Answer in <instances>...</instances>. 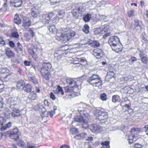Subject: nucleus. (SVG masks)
Masks as SVG:
<instances>
[{
  "label": "nucleus",
  "mask_w": 148,
  "mask_h": 148,
  "mask_svg": "<svg viewBox=\"0 0 148 148\" xmlns=\"http://www.w3.org/2000/svg\"><path fill=\"white\" fill-rule=\"evenodd\" d=\"M87 81L93 86L99 88L102 84V81L100 77L96 74H93L89 77Z\"/></svg>",
  "instance_id": "nucleus-1"
},
{
  "label": "nucleus",
  "mask_w": 148,
  "mask_h": 148,
  "mask_svg": "<svg viewBox=\"0 0 148 148\" xmlns=\"http://www.w3.org/2000/svg\"><path fill=\"white\" fill-rule=\"evenodd\" d=\"M97 119L102 124L106 122L107 121L108 118V113L101 110H97Z\"/></svg>",
  "instance_id": "nucleus-2"
},
{
  "label": "nucleus",
  "mask_w": 148,
  "mask_h": 148,
  "mask_svg": "<svg viewBox=\"0 0 148 148\" xmlns=\"http://www.w3.org/2000/svg\"><path fill=\"white\" fill-rule=\"evenodd\" d=\"M119 38L116 36H112L108 40V43L113 50L119 49Z\"/></svg>",
  "instance_id": "nucleus-3"
},
{
  "label": "nucleus",
  "mask_w": 148,
  "mask_h": 148,
  "mask_svg": "<svg viewBox=\"0 0 148 148\" xmlns=\"http://www.w3.org/2000/svg\"><path fill=\"white\" fill-rule=\"evenodd\" d=\"M82 9V7H78L77 8L74 9L71 12L69 13V15L72 14L73 18L77 19L79 16H82L83 13Z\"/></svg>",
  "instance_id": "nucleus-4"
},
{
  "label": "nucleus",
  "mask_w": 148,
  "mask_h": 148,
  "mask_svg": "<svg viewBox=\"0 0 148 148\" xmlns=\"http://www.w3.org/2000/svg\"><path fill=\"white\" fill-rule=\"evenodd\" d=\"M74 121L75 122H78L83 123L82 127H83L86 128L88 127V121L86 119H84L82 116H76L74 117Z\"/></svg>",
  "instance_id": "nucleus-5"
},
{
  "label": "nucleus",
  "mask_w": 148,
  "mask_h": 148,
  "mask_svg": "<svg viewBox=\"0 0 148 148\" xmlns=\"http://www.w3.org/2000/svg\"><path fill=\"white\" fill-rule=\"evenodd\" d=\"M75 34V32L72 31L70 33L67 34H63L62 41L64 42H65L67 41H71L72 38L74 37Z\"/></svg>",
  "instance_id": "nucleus-6"
},
{
  "label": "nucleus",
  "mask_w": 148,
  "mask_h": 148,
  "mask_svg": "<svg viewBox=\"0 0 148 148\" xmlns=\"http://www.w3.org/2000/svg\"><path fill=\"white\" fill-rule=\"evenodd\" d=\"M21 135V133L19 131L18 129L17 128H15L10 132L9 136L12 139L16 140L19 138Z\"/></svg>",
  "instance_id": "nucleus-7"
},
{
  "label": "nucleus",
  "mask_w": 148,
  "mask_h": 148,
  "mask_svg": "<svg viewBox=\"0 0 148 148\" xmlns=\"http://www.w3.org/2000/svg\"><path fill=\"white\" fill-rule=\"evenodd\" d=\"M90 129L92 132L95 133H99L102 131L101 126L97 124L92 125L90 126Z\"/></svg>",
  "instance_id": "nucleus-8"
},
{
  "label": "nucleus",
  "mask_w": 148,
  "mask_h": 148,
  "mask_svg": "<svg viewBox=\"0 0 148 148\" xmlns=\"http://www.w3.org/2000/svg\"><path fill=\"white\" fill-rule=\"evenodd\" d=\"M8 103L10 104V107L11 109L15 108V106L18 105L19 103V101L16 98L14 99L12 98H9L8 100Z\"/></svg>",
  "instance_id": "nucleus-9"
},
{
  "label": "nucleus",
  "mask_w": 148,
  "mask_h": 148,
  "mask_svg": "<svg viewBox=\"0 0 148 148\" xmlns=\"http://www.w3.org/2000/svg\"><path fill=\"white\" fill-rule=\"evenodd\" d=\"M52 17L50 15L47 14H43L40 16V20L44 24H48Z\"/></svg>",
  "instance_id": "nucleus-10"
},
{
  "label": "nucleus",
  "mask_w": 148,
  "mask_h": 148,
  "mask_svg": "<svg viewBox=\"0 0 148 148\" xmlns=\"http://www.w3.org/2000/svg\"><path fill=\"white\" fill-rule=\"evenodd\" d=\"M66 81L67 83L69 84L72 85L71 86V87L73 88L74 90H75V88H76L77 90L79 89V86L77 84V83L72 79L70 78L66 79Z\"/></svg>",
  "instance_id": "nucleus-11"
},
{
  "label": "nucleus",
  "mask_w": 148,
  "mask_h": 148,
  "mask_svg": "<svg viewBox=\"0 0 148 148\" xmlns=\"http://www.w3.org/2000/svg\"><path fill=\"white\" fill-rule=\"evenodd\" d=\"M35 108L36 110H41V111H42V115H41L42 118V120H43V119L45 118V117H47V116H46L45 115H43L45 114V113L46 112H45V109L44 108L42 104L39 103L37 105L35 106Z\"/></svg>",
  "instance_id": "nucleus-12"
},
{
  "label": "nucleus",
  "mask_w": 148,
  "mask_h": 148,
  "mask_svg": "<svg viewBox=\"0 0 148 148\" xmlns=\"http://www.w3.org/2000/svg\"><path fill=\"white\" fill-rule=\"evenodd\" d=\"M5 53L8 58H11L15 56V54L14 52L12 51L10 48H7L5 50Z\"/></svg>",
  "instance_id": "nucleus-13"
},
{
  "label": "nucleus",
  "mask_w": 148,
  "mask_h": 148,
  "mask_svg": "<svg viewBox=\"0 0 148 148\" xmlns=\"http://www.w3.org/2000/svg\"><path fill=\"white\" fill-rule=\"evenodd\" d=\"M134 29L137 31H140L141 30V27L140 24L141 22L139 21L138 20L136 19L134 20Z\"/></svg>",
  "instance_id": "nucleus-14"
},
{
  "label": "nucleus",
  "mask_w": 148,
  "mask_h": 148,
  "mask_svg": "<svg viewBox=\"0 0 148 148\" xmlns=\"http://www.w3.org/2000/svg\"><path fill=\"white\" fill-rule=\"evenodd\" d=\"M102 50L98 48L95 49L93 51V55L96 58L99 59L101 57V53Z\"/></svg>",
  "instance_id": "nucleus-15"
},
{
  "label": "nucleus",
  "mask_w": 148,
  "mask_h": 148,
  "mask_svg": "<svg viewBox=\"0 0 148 148\" xmlns=\"http://www.w3.org/2000/svg\"><path fill=\"white\" fill-rule=\"evenodd\" d=\"M12 109V111L11 114L13 117H16L21 115L20 111L18 109H16V108Z\"/></svg>",
  "instance_id": "nucleus-16"
},
{
  "label": "nucleus",
  "mask_w": 148,
  "mask_h": 148,
  "mask_svg": "<svg viewBox=\"0 0 148 148\" xmlns=\"http://www.w3.org/2000/svg\"><path fill=\"white\" fill-rule=\"evenodd\" d=\"M32 87L31 84H29L25 85L23 87V90L27 92H30L32 90Z\"/></svg>",
  "instance_id": "nucleus-17"
},
{
  "label": "nucleus",
  "mask_w": 148,
  "mask_h": 148,
  "mask_svg": "<svg viewBox=\"0 0 148 148\" xmlns=\"http://www.w3.org/2000/svg\"><path fill=\"white\" fill-rule=\"evenodd\" d=\"M11 3H13V6L16 8L19 7L21 6L22 4V0H14L13 1H11Z\"/></svg>",
  "instance_id": "nucleus-18"
},
{
  "label": "nucleus",
  "mask_w": 148,
  "mask_h": 148,
  "mask_svg": "<svg viewBox=\"0 0 148 148\" xmlns=\"http://www.w3.org/2000/svg\"><path fill=\"white\" fill-rule=\"evenodd\" d=\"M91 46L95 48L99 46V43L97 41H89L88 43Z\"/></svg>",
  "instance_id": "nucleus-19"
},
{
  "label": "nucleus",
  "mask_w": 148,
  "mask_h": 148,
  "mask_svg": "<svg viewBox=\"0 0 148 148\" xmlns=\"http://www.w3.org/2000/svg\"><path fill=\"white\" fill-rule=\"evenodd\" d=\"M78 111L80 115H84L88 119L90 118L88 113L85 110H81L79 108H78Z\"/></svg>",
  "instance_id": "nucleus-20"
},
{
  "label": "nucleus",
  "mask_w": 148,
  "mask_h": 148,
  "mask_svg": "<svg viewBox=\"0 0 148 148\" xmlns=\"http://www.w3.org/2000/svg\"><path fill=\"white\" fill-rule=\"evenodd\" d=\"M31 23V21L29 20L27 21L24 20L22 25L25 28L27 29L30 26Z\"/></svg>",
  "instance_id": "nucleus-21"
},
{
  "label": "nucleus",
  "mask_w": 148,
  "mask_h": 148,
  "mask_svg": "<svg viewBox=\"0 0 148 148\" xmlns=\"http://www.w3.org/2000/svg\"><path fill=\"white\" fill-rule=\"evenodd\" d=\"M91 17V14L90 13H88L84 15L83 17V19L85 22H86L89 21L90 20Z\"/></svg>",
  "instance_id": "nucleus-22"
},
{
  "label": "nucleus",
  "mask_w": 148,
  "mask_h": 148,
  "mask_svg": "<svg viewBox=\"0 0 148 148\" xmlns=\"http://www.w3.org/2000/svg\"><path fill=\"white\" fill-rule=\"evenodd\" d=\"M25 84V82L23 80H21L18 81L17 83V87L20 89L21 87L22 88L24 86Z\"/></svg>",
  "instance_id": "nucleus-23"
},
{
  "label": "nucleus",
  "mask_w": 148,
  "mask_h": 148,
  "mask_svg": "<svg viewBox=\"0 0 148 148\" xmlns=\"http://www.w3.org/2000/svg\"><path fill=\"white\" fill-rule=\"evenodd\" d=\"M42 67L49 71L51 69V65L49 63H44L42 65Z\"/></svg>",
  "instance_id": "nucleus-24"
},
{
  "label": "nucleus",
  "mask_w": 148,
  "mask_h": 148,
  "mask_svg": "<svg viewBox=\"0 0 148 148\" xmlns=\"http://www.w3.org/2000/svg\"><path fill=\"white\" fill-rule=\"evenodd\" d=\"M14 22L17 25L20 24L21 23V20L17 14H16L14 16Z\"/></svg>",
  "instance_id": "nucleus-25"
},
{
  "label": "nucleus",
  "mask_w": 148,
  "mask_h": 148,
  "mask_svg": "<svg viewBox=\"0 0 148 148\" xmlns=\"http://www.w3.org/2000/svg\"><path fill=\"white\" fill-rule=\"evenodd\" d=\"M29 52L30 54L32 56L33 58V59L35 60H36L38 59L37 57L36 54L34 52L32 49L29 50Z\"/></svg>",
  "instance_id": "nucleus-26"
},
{
  "label": "nucleus",
  "mask_w": 148,
  "mask_h": 148,
  "mask_svg": "<svg viewBox=\"0 0 148 148\" xmlns=\"http://www.w3.org/2000/svg\"><path fill=\"white\" fill-rule=\"evenodd\" d=\"M77 60L82 65H84L86 64L87 63V62L86 59L84 58H77Z\"/></svg>",
  "instance_id": "nucleus-27"
},
{
  "label": "nucleus",
  "mask_w": 148,
  "mask_h": 148,
  "mask_svg": "<svg viewBox=\"0 0 148 148\" xmlns=\"http://www.w3.org/2000/svg\"><path fill=\"white\" fill-rule=\"evenodd\" d=\"M128 103H130V101L127 98H125L124 99L123 101H122L120 103V105L124 107L125 105Z\"/></svg>",
  "instance_id": "nucleus-28"
},
{
  "label": "nucleus",
  "mask_w": 148,
  "mask_h": 148,
  "mask_svg": "<svg viewBox=\"0 0 148 148\" xmlns=\"http://www.w3.org/2000/svg\"><path fill=\"white\" fill-rule=\"evenodd\" d=\"M120 101V98L119 96L117 95H114L112 97V101L113 102L116 103L119 102Z\"/></svg>",
  "instance_id": "nucleus-29"
},
{
  "label": "nucleus",
  "mask_w": 148,
  "mask_h": 148,
  "mask_svg": "<svg viewBox=\"0 0 148 148\" xmlns=\"http://www.w3.org/2000/svg\"><path fill=\"white\" fill-rule=\"evenodd\" d=\"M38 10L35 8H32L31 12V15L33 17H36L37 16Z\"/></svg>",
  "instance_id": "nucleus-30"
},
{
  "label": "nucleus",
  "mask_w": 148,
  "mask_h": 148,
  "mask_svg": "<svg viewBox=\"0 0 148 148\" xmlns=\"http://www.w3.org/2000/svg\"><path fill=\"white\" fill-rule=\"evenodd\" d=\"M12 125V123L11 122H9L8 123L6 124L5 126H3L1 127V130L4 131L6 130L7 128H10Z\"/></svg>",
  "instance_id": "nucleus-31"
},
{
  "label": "nucleus",
  "mask_w": 148,
  "mask_h": 148,
  "mask_svg": "<svg viewBox=\"0 0 148 148\" xmlns=\"http://www.w3.org/2000/svg\"><path fill=\"white\" fill-rule=\"evenodd\" d=\"M62 33H57L55 36L56 39L58 41H61V42H62Z\"/></svg>",
  "instance_id": "nucleus-32"
},
{
  "label": "nucleus",
  "mask_w": 148,
  "mask_h": 148,
  "mask_svg": "<svg viewBox=\"0 0 148 148\" xmlns=\"http://www.w3.org/2000/svg\"><path fill=\"white\" fill-rule=\"evenodd\" d=\"M87 135V134L86 133H82L80 134H78L75 136V138L76 139L79 140L81 138H85L86 136Z\"/></svg>",
  "instance_id": "nucleus-33"
},
{
  "label": "nucleus",
  "mask_w": 148,
  "mask_h": 148,
  "mask_svg": "<svg viewBox=\"0 0 148 148\" xmlns=\"http://www.w3.org/2000/svg\"><path fill=\"white\" fill-rule=\"evenodd\" d=\"M29 97L32 99H34L37 97V95L34 91L31 92L29 94Z\"/></svg>",
  "instance_id": "nucleus-34"
},
{
  "label": "nucleus",
  "mask_w": 148,
  "mask_h": 148,
  "mask_svg": "<svg viewBox=\"0 0 148 148\" xmlns=\"http://www.w3.org/2000/svg\"><path fill=\"white\" fill-rule=\"evenodd\" d=\"M106 29L104 28L101 30L100 28L97 29L95 30V32L96 34H103L105 32Z\"/></svg>",
  "instance_id": "nucleus-35"
},
{
  "label": "nucleus",
  "mask_w": 148,
  "mask_h": 148,
  "mask_svg": "<svg viewBox=\"0 0 148 148\" xmlns=\"http://www.w3.org/2000/svg\"><path fill=\"white\" fill-rule=\"evenodd\" d=\"M17 49L16 50V51H20L22 53L23 51V47L22 45L19 42L17 43Z\"/></svg>",
  "instance_id": "nucleus-36"
},
{
  "label": "nucleus",
  "mask_w": 148,
  "mask_h": 148,
  "mask_svg": "<svg viewBox=\"0 0 148 148\" xmlns=\"http://www.w3.org/2000/svg\"><path fill=\"white\" fill-rule=\"evenodd\" d=\"M28 80L34 84H36L38 83L37 79L34 77H29L28 78Z\"/></svg>",
  "instance_id": "nucleus-37"
},
{
  "label": "nucleus",
  "mask_w": 148,
  "mask_h": 148,
  "mask_svg": "<svg viewBox=\"0 0 148 148\" xmlns=\"http://www.w3.org/2000/svg\"><path fill=\"white\" fill-rule=\"evenodd\" d=\"M109 144V142L108 141H105L101 143L102 147H101V148H109L110 146Z\"/></svg>",
  "instance_id": "nucleus-38"
},
{
  "label": "nucleus",
  "mask_w": 148,
  "mask_h": 148,
  "mask_svg": "<svg viewBox=\"0 0 148 148\" xmlns=\"http://www.w3.org/2000/svg\"><path fill=\"white\" fill-rule=\"evenodd\" d=\"M89 28L87 25H84V27L82 29L83 32L86 34H88L89 32Z\"/></svg>",
  "instance_id": "nucleus-39"
},
{
  "label": "nucleus",
  "mask_w": 148,
  "mask_h": 148,
  "mask_svg": "<svg viewBox=\"0 0 148 148\" xmlns=\"http://www.w3.org/2000/svg\"><path fill=\"white\" fill-rule=\"evenodd\" d=\"M65 14L64 10H61L59 12L58 15V16L59 18H62L64 16Z\"/></svg>",
  "instance_id": "nucleus-40"
},
{
  "label": "nucleus",
  "mask_w": 148,
  "mask_h": 148,
  "mask_svg": "<svg viewBox=\"0 0 148 148\" xmlns=\"http://www.w3.org/2000/svg\"><path fill=\"white\" fill-rule=\"evenodd\" d=\"M70 132L72 134H75L78 133V130L77 128L73 127L70 128Z\"/></svg>",
  "instance_id": "nucleus-41"
},
{
  "label": "nucleus",
  "mask_w": 148,
  "mask_h": 148,
  "mask_svg": "<svg viewBox=\"0 0 148 148\" xmlns=\"http://www.w3.org/2000/svg\"><path fill=\"white\" fill-rule=\"evenodd\" d=\"M58 53H55L54 54L55 59L57 60L58 61H59L60 60H61L62 58V56L61 55H58Z\"/></svg>",
  "instance_id": "nucleus-42"
},
{
  "label": "nucleus",
  "mask_w": 148,
  "mask_h": 148,
  "mask_svg": "<svg viewBox=\"0 0 148 148\" xmlns=\"http://www.w3.org/2000/svg\"><path fill=\"white\" fill-rule=\"evenodd\" d=\"M48 29L50 32L53 33L56 31V29L54 25L49 26L48 27Z\"/></svg>",
  "instance_id": "nucleus-43"
},
{
  "label": "nucleus",
  "mask_w": 148,
  "mask_h": 148,
  "mask_svg": "<svg viewBox=\"0 0 148 148\" xmlns=\"http://www.w3.org/2000/svg\"><path fill=\"white\" fill-rule=\"evenodd\" d=\"M134 136L132 135H130L128 137V140H129V143L130 144L133 143V141L134 140L133 139L134 138Z\"/></svg>",
  "instance_id": "nucleus-44"
},
{
  "label": "nucleus",
  "mask_w": 148,
  "mask_h": 148,
  "mask_svg": "<svg viewBox=\"0 0 148 148\" xmlns=\"http://www.w3.org/2000/svg\"><path fill=\"white\" fill-rule=\"evenodd\" d=\"M44 78L47 80H49L51 77V75H50L49 73H45V74L42 75Z\"/></svg>",
  "instance_id": "nucleus-45"
},
{
  "label": "nucleus",
  "mask_w": 148,
  "mask_h": 148,
  "mask_svg": "<svg viewBox=\"0 0 148 148\" xmlns=\"http://www.w3.org/2000/svg\"><path fill=\"white\" fill-rule=\"evenodd\" d=\"M140 58L142 62L143 63L146 64L147 62L148 58L146 56L142 57Z\"/></svg>",
  "instance_id": "nucleus-46"
},
{
  "label": "nucleus",
  "mask_w": 148,
  "mask_h": 148,
  "mask_svg": "<svg viewBox=\"0 0 148 148\" xmlns=\"http://www.w3.org/2000/svg\"><path fill=\"white\" fill-rule=\"evenodd\" d=\"M61 50L63 51L68 50L69 49V46L66 44L62 45L61 47Z\"/></svg>",
  "instance_id": "nucleus-47"
},
{
  "label": "nucleus",
  "mask_w": 148,
  "mask_h": 148,
  "mask_svg": "<svg viewBox=\"0 0 148 148\" xmlns=\"http://www.w3.org/2000/svg\"><path fill=\"white\" fill-rule=\"evenodd\" d=\"M101 99L103 101H105L107 99V96L106 94L103 93L100 96Z\"/></svg>",
  "instance_id": "nucleus-48"
},
{
  "label": "nucleus",
  "mask_w": 148,
  "mask_h": 148,
  "mask_svg": "<svg viewBox=\"0 0 148 148\" xmlns=\"http://www.w3.org/2000/svg\"><path fill=\"white\" fill-rule=\"evenodd\" d=\"M45 112L47 113V114L48 115H49V116L51 117H52L53 116V115L55 113V111L54 110H52L50 111H49L48 112H46V111H45Z\"/></svg>",
  "instance_id": "nucleus-49"
},
{
  "label": "nucleus",
  "mask_w": 148,
  "mask_h": 148,
  "mask_svg": "<svg viewBox=\"0 0 148 148\" xmlns=\"http://www.w3.org/2000/svg\"><path fill=\"white\" fill-rule=\"evenodd\" d=\"M114 73L112 71H109L107 72V76H110V77L112 78L114 77Z\"/></svg>",
  "instance_id": "nucleus-50"
},
{
  "label": "nucleus",
  "mask_w": 148,
  "mask_h": 148,
  "mask_svg": "<svg viewBox=\"0 0 148 148\" xmlns=\"http://www.w3.org/2000/svg\"><path fill=\"white\" fill-rule=\"evenodd\" d=\"M49 72L48 71V70H47L42 67L40 71V73L42 75L45 74V73H47Z\"/></svg>",
  "instance_id": "nucleus-51"
},
{
  "label": "nucleus",
  "mask_w": 148,
  "mask_h": 148,
  "mask_svg": "<svg viewBox=\"0 0 148 148\" xmlns=\"http://www.w3.org/2000/svg\"><path fill=\"white\" fill-rule=\"evenodd\" d=\"M33 28H30L29 29V30L28 34L30 35L32 37H34L35 35V33L33 30Z\"/></svg>",
  "instance_id": "nucleus-52"
},
{
  "label": "nucleus",
  "mask_w": 148,
  "mask_h": 148,
  "mask_svg": "<svg viewBox=\"0 0 148 148\" xmlns=\"http://www.w3.org/2000/svg\"><path fill=\"white\" fill-rule=\"evenodd\" d=\"M62 89V88L60 87V86L59 85L58 86L57 89L55 92V93L56 94L60 93V92Z\"/></svg>",
  "instance_id": "nucleus-53"
},
{
  "label": "nucleus",
  "mask_w": 148,
  "mask_h": 148,
  "mask_svg": "<svg viewBox=\"0 0 148 148\" xmlns=\"http://www.w3.org/2000/svg\"><path fill=\"white\" fill-rule=\"evenodd\" d=\"M12 36L13 37L16 38H18L19 36L18 32H13L12 33Z\"/></svg>",
  "instance_id": "nucleus-54"
},
{
  "label": "nucleus",
  "mask_w": 148,
  "mask_h": 148,
  "mask_svg": "<svg viewBox=\"0 0 148 148\" xmlns=\"http://www.w3.org/2000/svg\"><path fill=\"white\" fill-rule=\"evenodd\" d=\"M5 44V41L3 38L0 36V45L2 46H3Z\"/></svg>",
  "instance_id": "nucleus-55"
},
{
  "label": "nucleus",
  "mask_w": 148,
  "mask_h": 148,
  "mask_svg": "<svg viewBox=\"0 0 148 148\" xmlns=\"http://www.w3.org/2000/svg\"><path fill=\"white\" fill-rule=\"evenodd\" d=\"M3 99L0 96V111L3 107Z\"/></svg>",
  "instance_id": "nucleus-56"
},
{
  "label": "nucleus",
  "mask_w": 148,
  "mask_h": 148,
  "mask_svg": "<svg viewBox=\"0 0 148 148\" xmlns=\"http://www.w3.org/2000/svg\"><path fill=\"white\" fill-rule=\"evenodd\" d=\"M65 91L66 92H70L72 93L73 92V90L71 88H69L68 86L65 87Z\"/></svg>",
  "instance_id": "nucleus-57"
},
{
  "label": "nucleus",
  "mask_w": 148,
  "mask_h": 148,
  "mask_svg": "<svg viewBox=\"0 0 148 148\" xmlns=\"http://www.w3.org/2000/svg\"><path fill=\"white\" fill-rule=\"evenodd\" d=\"M5 122V120L3 117H0V125L2 126L3 123Z\"/></svg>",
  "instance_id": "nucleus-58"
},
{
  "label": "nucleus",
  "mask_w": 148,
  "mask_h": 148,
  "mask_svg": "<svg viewBox=\"0 0 148 148\" xmlns=\"http://www.w3.org/2000/svg\"><path fill=\"white\" fill-rule=\"evenodd\" d=\"M62 0H49L51 3H52L53 4L58 3Z\"/></svg>",
  "instance_id": "nucleus-59"
},
{
  "label": "nucleus",
  "mask_w": 148,
  "mask_h": 148,
  "mask_svg": "<svg viewBox=\"0 0 148 148\" xmlns=\"http://www.w3.org/2000/svg\"><path fill=\"white\" fill-rule=\"evenodd\" d=\"M50 98L53 100H55L56 99V97L54 94L52 92L50 93Z\"/></svg>",
  "instance_id": "nucleus-60"
},
{
  "label": "nucleus",
  "mask_w": 148,
  "mask_h": 148,
  "mask_svg": "<svg viewBox=\"0 0 148 148\" xmlns=\"http://www.w3.org/2000/svg\"><path fill=\"white\" fill-rule=\"evenodd\" d=\"M18 145L21 147H23L24 145V143L22 141H20L17 143Z\"/></svg>",
  "instance_id": "nucleus-61"
},
{
  "label": "nucleus",
  "mask_w": 148,
  "mask_h": 148,
  "mask_svg": "<svg viewBox=\"0 0 148 148\" xmlns=\"http://www.w3.org/2000/svg\"><path fill=\"white\" fill-rule=\"evenodd\" d=\"M127 14L128 16L130 17L134 16V10H131L129 11L128 12Z\"/></svg>",
  "instance_id": "nucleus-62"
},
{
  "label": "nucleus",
  "mask_w": 148,
  "mask_h": 148,
  "mask_svg": "<svg viewBox=\"0 0 148 148\" xmlns=\"http://www.w3.org/2000/svg\"><path fill=\"white\" fill-rule=\"evenodd\" d=\"M9 43L10 47L13 48L15 47L14 43L12 41H10Z\"/></svg>",
  "instance_id": "nucleus-63"
},
{
  "label": "nucleus",
  "mask_w": 148,
  "mask_h": 148,
  "mask_svg": "<svg viewBox=\"0 0 148 148\" xmlns=\"http://www.w3.org/2000/svg\"><path fill=\"white\" fill-rule=\"evenodd\" d=\"M142 147L141 145L138 143H136L135 144L134 148H141Z\"/></svg>",
  "instance_id": "nucleus-64"
}]
</instances>
